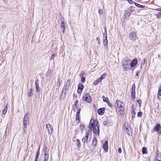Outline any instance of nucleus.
<instances>
[{
	"label": "nucleus",
	"instance_id": "18",
	"mask_svg": "<svg viewBox=\"0 0 161 161\" xmlns=\"http://www.w3.org/2000/svg\"><path fill=\"white\" fill-rule=\"evenodd\" d=\"M158 97L159 100H161V86L158 88Z\"/></svg>",
	"mask_w": 161,
	"mask_h": 161
},
{
	"label": "nucleus",
	"instance_id": "19",
	"mask_svg": "<svg viewBox=\"0 0 161 161\" xmlns=\"http://www.w3.org/2000/svg\"><path fill=\"white\" fill-rule=\"evenodd\" d=\"M61 27L63 29V33H64L65 30V25L64 24V21H62L61 22Z\"/></svg>",
	"mask_w": 161,
	"mask_h": 161
},
{
	"label": "nucleus",
	"instance_id": "38",
	"mask_svg": "<svg viewBox=\"0 0 161 161\" xmlns=\"http://www.w3.org/2000/svg\"><path fill=\"white\" fill-rule=\"evenodd\" d=\"M142 115V113L141 112H138L137 114V116L139 117H141Z\"/></svg>",
	"mask_w": 161,
	"mask_h": 161
},
{
	"label": "nucleus",
	"instance_id": "20",
	"mask_svg": "<svg viewBox=\"0 0 161 161\" xmlns=\"http://www.w3.org/2000/svg\"><path fill=\"white\" fill-rule=\"evenodd\" d=\"M70 81L71 80L70 79H69L67 81L65 85V87L66 88V89H68L69 88L70 85Z\"/></svg>",
	"mask_w": 161,
	"mask_h": 161
},
{
	"label": "nucleus",
	"instance_id": "15",
	"mask_svg": "<svg viewBox=\"0 0 161 161\" xmlns=\"http://www.w3.org/2000/svg\"><path fill=\"white\" fill-rule=\"evenodd\" d=\"M138 63L137 60L136 59H134L130 63V67H133L136 65Z\"/></svg>",
	"mask_w": 161,
	"mask_h": 161
},
{
	"label": "nucleus",
	"instance_id": "33",
	"mask_svg": "<svg viewBox=\"0 0 161 161\" xmlns=\"http://www.w3.org/2000/svg\"><path fill=\"white\" fill-rule=\"evenodd\" d=\"M142 152L143 154H146L147 153V148L145 147H143L142 149Z\"/></svg>",
	"mask_w": 161,
	"mask_h": 161
},
{
	"label": "nucleus",
	"instance_id": "54",
	"mask_svg": "<svg viewBox=\"0 0 161 161\" xmlns=\"http://www.w3.org/2000/svg\"><path fill=\"white\" fill-rule=\"evenodd\" d=\"M103 124L105 125H107V122L106 121H104L103 122Z\"/></svg>",
	"mask_w": 161,
	"mask_h": 161
},
{
	"label": "nucleus",
	"instance_id": "30",
	"mask_svg": "<svg viewBox=\"0 0 161 161\" xmlns=\"http://www.w3.org/2000/svg\"><path fill=\"white\" fill-rule=\"evenodd\" d=\"M33 90L32 88H31L29 90V92L28 93V95L29 97H31L33 95Z\"/></svg>",
	"mask_w": 161,
	"mask_h": 161
},
{
	"label": "nucleus",
	"instance_id": "47",
	"mask_svg": "<svg viewBox=\"0 0 161 161\" xmlns=\"http://www.w3.org/2000/svg\"><path fill=\"white\" fill-rule=\"evenodd\" d=\"M82 92V90H79V89H77V93L79 94H80Z\"/></svg>",
	"mask_w": 161,
	"mask_h": 161
},
{
	"label": "nucleus",
	"instance_id": "35",
	"mask_svg": "<svg viewBox=\"0 0 161 161\" xmlns=\"http://www.w3.org/2000/svg\"><path fill=\"white\" fill-rule=\"evenodd\" d=\"M134 3L136 6H138V7H139L143 8H144L145 7L144 6L140 5L139 4L137 3Z\"/></svg>",
	"mask_w": 161,
	"mask_h": 161
},
{
	"label": "nucleus",
	"instance_id": "4",
	"mask_svg": "<svg viewBox=\"0 0 161 161\" xmlns=\"http://www.w3.org/2000/svg\"><path fill=\"white\" fill-rule=\"evenodd\" d=\"M82 100L86 103H90L92 101L91 97L90 95L88 93H85L83 95Z\"/></svg>",
	"mask_w": 161,
	"mask_h": 161
},
{
	"label": "nucleus",
	"instance_id": "17",
	"mask_svg": "<svg viewBox=\"0 0 161 161\" xmlns=\"http://www.w3.org/2000/svg\"><path fill=\"white\" fill-rule=\"evenodd\" d=\"M105 110V108H100L98 109L97 110L98 113L101 115H103L104 114V111Z\"/></svg>",
	"mask_w": 161,
	"mask_h": 161
},
{
	"label": "nucleus",
	"instance_id": "51",
	"mask_svg": "<svg viewBox=\"0 0 161 161\" xmlns=\"http://www.w3.org/2000/svg\"><path fill=\"white\" fill-rule=\"evenodd\" d=\"M78 103V100H76L75 101V106H76L77 104Z\"/></svg>",
	"mask_w": 161,
	"mask_h": 161
},
{
	"label": "nucleus",
	"instance_id": "50",
	"mask_svg": "<svg viewBox=\"0 0 161 161\" xmlns=\"http://www.w3.org/2000/svg\"><path fill=\"white\" fill-rule=\"evenodd\" d=\"M137 103L140 105L141 103V101L140 100H138L137 101Z\"/></svg>",
	"mask_w": 161,
	"mask_h": 161
},
{
	"label": "nucleus",
	"instance_id": "44",
	"mask_svg": "<svg viewBox=\"0 0 161 161\" xmlns=\"http://www.w3.org/2000/svg\"><path fill=\"white\" fill-rule=\"evenodd\" d=\"M107 103V104L111 108L112 107V104H111V103H110V102L108 101Z\"/></svg>",
	"mask_w": 161,
	"mask_h": 161
},
{
	"label": "nucleus",
	"instance_id": "25",
	"mask_svg": "<svg viewBox=\"0 0 161 161\" xmlns=\"http://www.w3.org/2000/svg\"><path fill=\"white\" fill-rule=\"evenodd\" d=\"M156 159L158 161L161 160V154L160 153H158L157 154L156 156Z\"/></svg>",
	"mask_w": 161,
	"mask_h": 161
},
{
	"label": "nucleus",
	"instance_id": "14",
	"mask_svg": "<svg viewBox=\"0 0 161 161\" xmlns=\"http://www.w3.org/2000/svg\"><path fill=\"white\" fill-rule=\"evenodd\" d=\"M44 157H43V158H44L43 160V159H42L41 157L40 160V161H47L48 159V155L47 154L46 151H44Z\"/></svg>",
	"mask_w": 161,
	"mask_h": 161
},
{
	"label": "nucleus",
	"instance_id": "24",
	"mask_svg": "<svg viewBox=\"0 0 161 161\" xmlns=\"http://www.w3.org/2000/svg\"><path fill=\"white\" fill-rule=\"evenodd\" d=\"M119 110H118V114H122L124 113V108H120Z\"/></svg>",
	"mask_w": 161,
	"mask_h": 161
},
{
	"label": "nucleus",
	"instance_id": "41",
	"mask_svg": "<svg viewBox=\"0 0 161 161\" xmlns=\"http://www.w3.org/2000/svg\"><path fill=\"white\" fill-rule=\"evenodd\" d=\"M60 83H61L60 81L59 80V79L58 78V80L57 83V86H59L60 85Z\"/></svg>",
	"mask_w": 161,
	"mask_h": 161
},
{
	"label": "nucleus",
	"instance_id": "45",
	"mask_svg": "<svg viewBox=\"0 0 161 161\" xmlns=\"http://www.w3.org/2000/svg\"><path fill=\"white\" fill-rule=\"evenodd\" d=\"M80 128L81 129V130H83L84 129V126L83 125H81L80 126Z\"/></svg>",
	"mask_w": 161,
	"mask_h": 161
},
{
	"label": "nucleus",
	"instance_id": "5",
	"mask_svg": "<svg viewBox=\"0 0 161 161\" xmlns=\"http://www.w3.org/2000/svg\"><path fill=\"white\" fill-rule=\"evenodd\" d=\"M28 116L29 114L27 113L25 114L24 118L23 124L24 127L25 128H27V125L29 124Z\"/></svg>",
	"mask_w": 161,
	"mask_h": 161
},
{
	"label": "nucleus",
	"instance_id": "26",
	"mask_svg": "<svg viewBox=\"0 0 161 161\" xmlns=\"http://www.w3.org/2000/svg\"><path fill=\"white\" fill-rule=\"evenodd\" d=\"M7 109H8V107H7V105L6 104L5 106L4 109L2 112V113L3 114H6L7 111Z\"/></svg>",
	"mask_w": 161,
	"mask_h": 161
},
{
	"label": "nucleus",
	"instance_id": "28",
	"mask_svg": "<svg viewBox=\"0 0 161 161\" xmlns=\"http://www.w3.org/2000/svg\"><path fill=\"white\" fill-rule=\"evenodd\" d=\"M102 81L99 78L97 79L94 82V84L95 85H96L99 83L101 82Z\"/></svg>",
	"mask_w": 161,
	"mask_h": 161
},
{
	"label": "nucleus",
	"instance_id": "9",
	"mask_svg": "<svg viewBox=\"0 0 161 161\" xmlns=\"http://www.w3.org/2000/svg\"><path fill=\"white\" fill-rule=\"evenodd\" d=\"M103 36L104 37V40L103 41V44L104 45L106 46L108 44V40L107 39V33L106 30V28H105V32L103 34Z\"/></svg>",
	"mask_w": 161,
	"mask_h": 161
},
{
	"label": "nucleus",
	"instance_id": "53",
	"mask_svg": "<svg viewBox=\"0 0 161 161\" xmlns=\"http://www.w3.org/2000/svg\"><path fill=\"white\" fill-rule=\"evenodd\" d=\"M139 72L138 71H137L136 72V76H138V75L139 74Z\"/></svg>",
	"mask_w": 161,
	"mask_h": 161
},
{
	"label": "nucleus",
	"instance_id": "16",
	"mask_svg": "<svg viewBox=\"0 0 161 161\" xmlns=\"http://www.w3.org/2000/svg\"><path fill=\"white\" fill-rule=\"evenodd\" d=\"M39 81L38 80H37L35 82L36 92H39L40 91V89L39 85Z\"/></svg>",
	"mask_w": 161,
	"mask_h": 161
},
{
	"label": "nucleus",
	"instance_id": "21",
	"mask_svg": "<svg viewBox=\"0 0 161 161\" xmlns=\"http://www.w3.org/2000/svg\"><path fill=\"white\" fill-rule=\"evenodd\" d=\"M131 97L132 99H134L135 98V90H131Z\"/></svg>",
	"mask_w": 161,
	"mask_h": 161
},
{
	"label": "nucleus",
	"instance_id": "40",
	"mask_svg": "<svg viewBox=\"0 0 161 161\" xmlns=\"http://www.w3.org/2000/svg\"><path fill=\"white\" fill-rule=\"evenodd\" d=\"M98 13L100 14V15L102 14L103 13V10L102 9H99L98 10Z\"/></svg>",
	"mask_w": 161,
	"mask_h": 161
},
{
	"label": "nucleus",
	"instance_id": "7",
	"mask_svg": "<svg viewBox=\"0 0 161 161\" xmlns=\"http://www.w3.org/2000/svg\"><path fill=\"white\" fill-rule=\"evenodd\" d=\"M91 137L92 136L85 134V136L83 138L82 140L84 144L85 142L87 143H88L91 140Z\"/></svg>",
	"mask_w": 161,
	"mask_h": 161
},
{
	"label": "nucleus",
	"instance_id": "56",
	"mask_svg": "<svg viewBox=\"0 0 161 161\" xmlns=\"http://www.w3.org/2000/svg\"><path fill=\"white\" fill-rule=\"evenodd\" d=\"M24 132H26L25 130L24 129Z\"/></svg>",
	"mask_w": 161,
	"mask_h": 161
},
{
	"label": "nucleus",
	"instance_id": "27",
	"mask_svg": "<svg viewBox=\"0 0 161 161\" xmlns=\"http://www.w3.org/2000/svg\"><path fill=\"white\" fill-rule=\"evenodd\" d=\"M40 154V152L39 151H37L36 153V158L35 161H38V156Z\"/></svg>",
	"mask_w": 161,
	"mask_h": 161
},
{
	"label": "nucleus",
	"instance_id": "11",
	"mask_svg": "<svg viewBox=\"0 0 161 161\" xmlns=\"http://www.w3.org/2000/svg\"><path fill=\"white\" fill-rule=\"evenodd\" d=\"M161 127L160 125L159 124H157V125H155L154 127L153 130L156 131L158 132L159 134H161Z\"/></svg>",
	"mask_w": 161,
	"mask_h": 161
},
{
	"label": "nucleus",
	"instance_id": "46",
	"mask_svg": "<svg viewBox=\"0 0 161 161\" xmlns=\"http://www.w3.org/2000/svg\"><path fill=\"white\" fill-rule=\"evenodd\" d=\"M81 81L82 82H85V78L84 77H81Z\"/></svg>",
	"mask_w": 161,
	"mask_h": 161
},
{
	"label": "nucleus",
	"instance_id": "57",
	"mask_svg": "<svg viewBox=\"0 0 161 161\" xmlns=\"http://www.w3.org/2000/svg\"><path fill=\"white\" fill-rule=\"evenodd\" d=\"M6 131H7V129H6V130H5V134H6Z\"/></svg>",
	"mask_w": 161,
	"mask_h": 161
},
{
	"label": "nucleus",
	"instance_id": "8",
	"mask_svg": "<svg viewBox=\"0 0 161 161\" xmlns=\"http://www.w3.org/2000/svg\"><path fill=\"white\" fill-rule=\"evenodd\" d=\"M116 105V108L118 109L124 108V104L123 103L119 100H117L115 102Z\"/></svg>",
	"mask_w": 161,
	"mask_h": 161
},
{
	"label": "nucleus",
	"instance_id": "58",
	"mask_svg": "<svg viewBox=\"0 0 161 161\" xmlns=\"http://www.w3.org/2000/svg\"><path fill=\"white\" fill-rule=\"evenodd\" d=\"M9 124V123H8L7 124V126H8Z\"/></svg>",
	"mask_w": 161,
	"mask_h": 161
},
{
	"label": "nucleus",
	"instance_id": "6",
	"mask_svg": "<svg viewBox=\"0 0 161 161\" xmlns=\"http://www.w3.org/2000/svg\"><path fill=\"white\" fill-rule=\"evenodd\" d=\"M133 10L131 7L127 8L125 11V16L126 18L129 19L131 13L132 12Z\"/></svg>",
	"mask_w": 161,
	"mask_h": 161
},
{
	"label": "nucleus",
	"instance_id": "49",
	"mask_svg": "<svg viewBox=\"0 0 161 161\" xmlns=\"http://www.w3.org/2000/svg\"><path fill=\"white\" fill-rule=\"evenodd\" d=\"M118 152L119 153H121V152H122V150H121V148H119L118 149Z\"/></svg>",
	"mask_w": 161,
	"mask_h": 161
},
{
	"label": "nucleus",
	"instance_id": "37",
	"mask_svg": "<svg viewBox=\"0 0 161 161\" xmlns=\"http://www.w3.org/2000/svg\"><path fill=\"white\" fill-rule=\"evenodd\" d=\"M76 142L77 143V145L78 147H80V140L78 139H77Z\"/></svg>",
	"mask_w": 161,
	"mask_h": 161
},
{
	"label": "nucleus",
	"instance_id": "12",
	"mask_svg": "<svg viewBox=\"0 0 161 161\" xmlns=\"http://www.w3.org/2000/svg\"><path fill=\"white\" fill-rule=\"evenodd\" d=\"M129 36L130 39L132 40L135 41L137 38L136 34L135 32L130 33L129 34Z\"/></svg>",
	"mask_w": 161,
	"mask_h": 161
},
{
	"label": "nucleus",
	"instance_id": "3",
	"mask_svg": "<svg viewBox=\"0 0 161 161\" xmlns=\"http://www.w3.org/2000/svg\"><path fill=\"white\" fill-rule=\"evenodd\" d=\"M124 131L129 135H130L131 133V129L130 128V125L126 122L125 123L124 127Z\"/></svg>",
	"mask_w": 161,
	"mask_h": 161
},
{
	"label": "nucleus",
	"instance_id": "31",
	"mask_svg": "<svg viewBox=\"0 0 161 161\" xmlns=\"http://www.w3.org/2000/svg\"><path fill=\"white\" fill-rule=\"evenodd\" d=\"M84 88V86L82 84H80L78 86V89L82 90Z\"/></svg>",
	"mask_w": 161,
	"mask_h": 161
},
{
	"label": "nucleus",
	"instance_id": "10",
	"mask_svg": "<svg viewBox=\"0 0 161 161\" xmlns=\"http://www.w3.org/2000/svg\"><path fill=\"white\" fill-rule=\"evenodd\" d=\"M46 128L48 131L49 134L51 135L52 133L53 132V128L49 124H47L46 125Z\"/></svg>",
	"mask_w": 161,
	"mask_h": 161
},
{
	"label": "nucleus",
	"instance_id": "1",
	"mask_svg": "<svg viewBox=\"0 0 161 161\" xmlns=\"http://www.w3.org/2000/svg\"><path fill=\"white\" fill-rule=\"evenodd\" d=\"M98 122L97 120H95L93 119H91L88 127L89 129H92L93 132L95 134H98L99 132V125H98Z\"/></svg>",
	"mask_w": 161,
	"mask_h": 161
},
{
	"label": "nucleus",
	"instance_id": "32",
	"mask_svg": "<svg viewBox=\"0 0 161 161\" xmlns=\"http://www.w3.org/2000/svg\"><path fill=\"white\" fill-rule=\"evenodd\" d=\"M106 75V73L103 74L99 78L100 79V80H101V81L102 80H103V79H104L105 78Z\"/></svg>",
	"mask_w": 161,
	"mask_h": 161
},
{
	"label": "nucleus",
	"instance_id": "2",
	"mask_svg": "<svg viewBox=\"0 0 161 161\" xmlns=\"http://www.w3.org/2000/svg\"><path fill=\"white\" fill-rule=\"evenodd\" d=\"M130 60L127 58L123 60L122 62V66L125 70L127 71L130 69Z\"/></svg>",
	"mask_w": 161,
	"mask_h": 161
},
{
	"label": "nucleus",
	"instance_id": "34",
	"mask_svg": "<svg viewBox=\"0 0 161 161\" xmlns=\"http://www.w3.org/2000/svg\"><path fill=\"white\" fill-rule=\"evenodd\" d=\"M103 101L106 102L107 103L109 101L107 97H105L104 96H103Z\"/></svg>",
	"mask_w": 161,
	"mask_h": 161
},
{
	"label": "nucleus",
	"instance_id": "43",
	"mask_svg": "<svg viewBox=\"0 0 161 161\" xmlns=\"http://www.w3.org/2000/svg\"><path fill=\"white\" fill-rule=\"evenodd\" d=\"M131 90H135V84H133L132 86Z\"/></svg>",
	"mask_w": 161,
	"mask_h": 161
},
{
	"label": "nucleus",
	"instance_id": "42",
	"mask_svg": "<svg viewBox=\"0 0 161 161\" xmlns=\"http://www.w3.org/2000/svg\"><path fill=\"white\" fill-rule=\"evenodd\" d=\"M54 57H55L54 53H53V54H52L50 59V60L53 59L54 58Z\"/></svg>",
	"mask_w": 161,
	"mask_h": 161
},
{
	"label": "nucleus",
	"instance_id": "13",
	"mask_svg": "<svg viewBox=\"0 0 161 161\" xmlns=\"http://www.w3.org/2000/svg\"><path fill=\"white\" fill-rule=\"evenodd\" d=\"M103 147L105 151L106 152L108 151V141H106L104 142Z\"/></svg>",
	"mask_w": 161,
	"mask_h": 161
},
{
	"label": "nucleus",
	"instance_id": "59",
	"mask_svg": "<svg viewBox=\"0 0 161 161\" xmlns=\"http://www.w3.org/2000/svg\"><path fill=\"white\" fill-rule=\"evenodd\" d=\"M97 39L98 40V38H97Z\"/></svg>",
	"mask_w": 161,
	"mask_h": 161
},
{
	"label": "nucleus",
	"instance_id": "29",
	"mask_svg": "<svg viewBox=\"0 0 161 161\" xmlns=\"http://www.w3.org/2000/svg\"><path fill=\"white\" fill-rule=\"evenodd\" d=\"M92 129H89L86 132V134L92 136Z\"/></svg>",
	"mask_w": 161,
	"mask_h": 161
},
{
	"label": "nucleus",
	"instance_id": "48",
	"mask_svg": "<svg viewBox=\"0 0 161 161\" xmlns=\"http://www.w3.org/2000/svg\"><path fill=\"white\" fill-rule=\"evenodd\" d=\"M133 106H132V111L131 112V114H135V111L134 110H133L132 108V107H133Z\"/></svg>",
	"mask_w": 161,
	"mask_h": 161
},
{
	"label": "nucleus",
	"instance_id": "22",
	"mask_svg": "<svg viewBox=\"0 0 161 161\" xmlns=\"http://www.w3.org/2000/svg\"><path fill=\"white\" fill-rule=\"evenodd\" d=\"M80 109H79L77 110V112L76 114V118L78 120H79L80 117H79V114L80 113Z\"/></svg>",
	"mask_w": 161,
	"mask_h": 161
},
{
	"label": "nucleus",
	"instance_id": "52",
	"mask_svg": "<svg viewBox=\"0 0 161 161\" xmlns=\"http://www.w3.org/2000/svg\"><path fill=\"white\" fill-rule=\"evenodd\" d=\"M158 11H159L161 12V8H158L156 9Z\"/></svg>",
	"mask_w": 161,
	"mask_h": 161
},
{
	"label": "nucleus",
	"instance_id": "55",
	"mask_svg": "<svg viewBox=\"0 0 161 161\" xmlns=\"http://www.w3.org/2000/svg\"><path fill=\"white\" fill-rule=\"evenodd\" d=\"M128 1L130 3H131V2H133L131 0H128Z\"/></svg>",
	"mask_w": 161,
	"mask_h": 161
},
{
	"label": "nucleus",
	"instance_id": "36",
	"mask_svg": "<svg viewBox=\"0 0 161 161\" xmlns=\"http://www.w3.org/2000/svg\"><path fill=\"white\" fill-rule=\"evenodd\" d=\"M157 18L158 19L160 18L161 17V12H160L158 13L157 15Z\"/></svg>",
	"mask_w": 161,
	"mask_h": 161
},
{
	"label": "nucleus",
	"instance_id": "23",
	"mask_svg": "<svg viewBox=\"0 0 161 161\" xmlns=\"http://www.w3.org/2000/svg\"><path fill=\"white\" fill-rule=\"evenodd\" d=\"M97 143V141L96 138L94 137L93 139V141L92 145L93 146H96Z\"/></svg>",
	"mask_w": 161,
	"mask_h": 161
},
{
	"label": "nucleus",
	"instance_id": "39",
	"mask_svg": "<svg viewBox=\"0 0 161 161\" xmlns=\"http://www.w3.org/2000/svg\"><path fill=\"white\" fill-rule=\"evenodd\" d=\"M84 74V72L83 71H81L80 74V77H84L83 76Z\"/></svg>",
	"mask_w": 161,
	"mask_h": 161
}]
</instances>
